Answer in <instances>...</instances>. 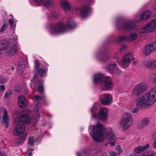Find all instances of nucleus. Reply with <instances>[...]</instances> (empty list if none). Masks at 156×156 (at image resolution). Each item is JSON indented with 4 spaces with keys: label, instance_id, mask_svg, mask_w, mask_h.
<instances>
[{
    "label": "nucleus",
    "instance_id": "f257e3e1",
    "mask_svg": "<svg viewBox=\"0 0 156 156\" xmlns=\"http://www.w3.org/2000/svg\"><path fill=\"white\" fill-rule=\"evenodd\" d=\"M75 27L74 21L72 20H69L66 23L58 22L51 24L50 25V31L52 34H57L70 30Z\"/></svg>",
    "mask_w": 156,
    "mask_h": 156
},
{
    "label": "nucleus",
    "instance_id": "f03ea898",
    "mask_svg": "<svg viewBox=\"0 0 156 156\" xmlns=\"http://www.w3.org/2000/svg\"><path fill=\"white\" fill-rule=\"evenodd\" d=\"M48 69L47 68H40L35 74L34 76L31 80L30 84L31 88L34 90L38 91L40 93L43 94L44 93V85L42 81L39 80L38 77H44L46 76L47 73Z\"/></svg>",
    "mask_w": 156,
    "mask_h": 156
},
{
    "label": "nucleus",
    "instance_id": "7ed1b4c3",
    "mask_svg": "<svg viewBox=\"0 0 156 156\" xmlns=\"http://www.w3.org/2000/svg\"><path fill=\"white\" fill-rule=\"evenodd\" d=\"M94 82L99 84L102 89L109 90L113 87L111 78L109 76H105L101 73H97L94 76Z\"/></svg>",
    "mask_w": 156,
    "mask_h": 156
},
{
    "label": "nucleus",
    "instance_id": "20e7f679",
    "mask_svg": "<svg viewBox=\"0 0 156 156\" xmlns=\"http://www.w3.org/2000/svg\"><path fill=\"white\" fill-rule=\"evenodd\" d=\"M103 129L102 125L99 122H97L95 126H90L89 132L94 141L97 142H100L103 140Z\"/></svg>",
    "mask_w": 156,
    "mask_h": 156
},
{
    "label": "nucleus",
    "instance_id": "39448f33",
    "mask_svg": "<svg viewBox=\"0 0 156 156\" xmlns=\"http://www.w3.org/2000/svg\"><path fill=\"white\" fill-rule=\"evenodd\" d=\"M99 105L98 104L94 105L91 111L92 113V117L94 119L98 118L102 122H105L108 118V111L106 108H102L98 113Z\"/></svg>",
    "mask_w": 156,
    "mask_h": 156
},
{
    "label": "nucleus",
    "instance_id": "423d86ee",
    "mask_svg": "<svg viewBox=\"0 0 156 156\" xmlns=\"http://www.w3.org/2000/svg\"><path fill=\"white\" fill-rule=\"evenodd\" d=\"M30 111L29 110H24L21 113V114L20 117L16 116L14 115V119L16 122H19L23 123H28L30 122V120L28 115L30 114Z\"/></svg>",
    "mask_w": 156,
    "mask_h": 156
},
{
    "label": "nucleus",
    "instance_id": "0eeeda50",
    "mask_svg": "<svg viewBox=\"0 0 156 156\" xmlns=\"http://www.w3.org/2000/svg\"><path fill=\"white\" fill-rule=\"evenodd\" d=\"M120 25H118L117 28L118 29H123L128 31H132L134 30L135 27V23L130 20H126L122 22Z\"/></svg>",
    "mask_w": 156,
    "mask_h": 156
},
{
    "label": "nucleus",
    "instance_id": "6e6552de",
    "mask_svg": "<svg viewBox=\"0 0 156 156\" xmlns=\"http://www.w3.org/2000/svg\"><path fill=\"white\" fill-rule=\"evenodd\" d=\"M134 58L133 57L132 54L129 53L124 55L122 58L121 62L119 63L121 67L124 68L129 66L131 61Z\"/></svg>",
    "mask_w": 156,
    "mask_h": 156
},
{
    "label": "nucleus",
    "instance_id": "1a4fd4ad",
    "mask_svg": "<svg viewBox=\"0 0 156 156\" xmlns=\"http://www.w3.org/2000/svg\"><path fill=\"white\" fill-rule=\"evenodd\" d=\"M131 120L132 115L129 113L125 114L123 115V119L120 122L121 127L124 129L129 128L132 124Z\"/></svg>",
    "mask_w": 156,
    "mask_h": 156
},
{
    "label": "nucleus",
    "instance_id": "9d476101",
    "mask_svg": "<svg viewBox=\"0 0 156 156\" xmlns=\"http://www.w3.org/2000/svg\"><path fill=\"white\" fill-rule=\"evenodd\" d=\"M147 88V86L143 83L137 85L132 91L133 96H138L141 94Z\"/></svg>",
    "mask_w": 156,
    "mask_h": 156
},
{
    "label": "nucleus",
    "instance_id": "9b49d317",
    "mask_svg": "<svg viewBox=\"0 0 156 156\" xmlns=\"http://www.w3.org/2000/svg\"><path fill=\"white\" fill-rule=\"evenodd\" d=\"M149 102H151L150 99L144 94L138 99L136 106L140 108L145 107L150 104Z\"/></svg>",
    "mask_w": 156,
    "mask_h": 156
},
{
    "label": "nucleus",
    "instance_id": "f8f14e48",
    "mask_svg": "<svg viewBox=\"0 0 156 156\" xmlns=\"http://www.w3.org/2000/svg\"><path fill=\"white\" fill-rule=\"evenodd\" d=\"M155 28H156V20H154L150 23H148L146 26L142 29L140 32L143 33H148L153 31Z\"/></svg>",
    "mask_w": 156,
    "mask_h": 156
},
{
    "label": "nucleus",
    "instance_id": "ddd939ff",
    "mask_svg": "<svg viewBox=\"0 0 156 156\" xmlns=\"http://www.w3.org/2000/svg\"><path fill=\"white\" fill-rule=\"evenodd\" d=\"M101 103L104 105H108L111 102L112 98L111 95L108 94H104L99 96Z\"/></svg>",
    "mask_w": 156,
    "mask_h": 156
},
{
    "label": "nucleus",
    "instance_id": "4468645a",
    "mask_svg": "<svg viewBox=\"0 0 156 156\" xmlns=\"http://www.w3.org/2000/svg\"><path fill=\"white\" fill-rule=\"evenodd\" d=\"M25 126L23 123H18L13 130V133L15 135H20L23 134L25 130Z\"/></svg>",
    "mask_w": 156,
    "mask_h": 156
},
{
    "label": "nucleus",
    "instance_id": "2eb2a0df",
    "mask_svg": "<svg viewBox=\"0 0 156 156\" xmlns=\"http://www.w3.org/2000/svg\"><path fill=\"white\" fill-rule=\"evenodd\" d=\"M106 138L108 141L109 143L112 147L114 146L115 144V137L111 129H109L108 131H107Z\"/></svg>",
    "mask_w": 156,
    "mask_h": 156
},
{
    "label": "nucleus",
    "instance_id": "dca6fc26",
    "mask_svg": "<svg viewBox=\"0 0 156 156\" xmlns=\"http://www.w3.org/2000/svg\"><path fill=\"white\" fill-rule=\"evenodd\" d=\"M90 10V8L89 5H84L80 8V12L81 16L83 18L86 17L89 15Z\"/></svg>",
    "mask_w": 156,
    "mask_h": 156
},
{
    "label": "nucleus",
    "instance_id": "f3484780",
    "mask_svg": "<svg viewBox=\"0 0 156 156\" xmlns=\"http://www.w3.org/2000/svg\"><path fill=\"white\" fill-rule=\"evenodd\" d=\"M145 95L150 99L151 103H153L156 101V88L151 90Z\"/></svg>",
    "mask_w": 156,
    "mask_h": 156
},
{
    "label": "nucleus",
    "instance_id": "a211bd4d",
    "mask_svg": "<svg viewBox=\"0 0 156 156\" xmlns=\"http://www.w3.org/2000/svg\"><path fill=\"white\" fill-rule=\"evenodd\" d=\"M151 14V12L150 11H145L143 12L141 15H138L136 18V21L138 23L141 21L142 20L147 19L150 17Z\"/></svg>",
    "mask_w": 156,
    "mask_h": 156
},
{
    "label": "nucleus",
    "instance_id": "6ab92c4d",
    "mask_svg": "<svg viewBox=\"0 0 156 156\" xmlns=\"http://www.w3.org/2000/svg\"><path fill=\"white\" fill-rule=\"evenodd\" d=\"M18 103L20 107L24 108L27 104V101L23 95H21L18 97Z\"/></svg>",
    "mask_w": 156,
    "mask_h": 156
},
{
    "label": "nucleus",
    "instance_id": "aec40b11",
    "mask_svg": "<svg viewBox=\"0 0 156 156\" xmlns=\"http://www.w3.org/2000/svg\"><path fill=\"white\" fill-rule=\"evenodd\" d=\"M97 57L101 61L105 62L110 58L109 55L105 52H98L96 54Z\"/></svg>",
    "mask_w": 156,
    "mask_h": 156
},
{
    "label": "nucleus",
    "instance_id": "412c9836",
    "mask_svg": "<svg viewBox=\"0 0 156 156\" xmlns=\"http://www.w3.org/2000/svg\"><path fill=\"white\" fill-rule=\"evenodd\" d=\"M144 66L148 68H153L156 67V61L151 60L149 58L144 60L143 62Z\"/></svg>",
    "mask_w": 156,
    "mask_h": 156
},
{
    "label": "nucleus",
    "instance_id": "4be33fe9",
    "mask_svg": "<svg viewBox=\"0 0 156 156\" xmlns=\"http://www.w3.org/2000/svg\"><path fill=\"white\" fill-rule=\"evenodd\" d=\"M18 47V44L16 43L11 45L8 49V54L12 55H14L17 51Z\"/></svg>",
    "mask_w": 156,
    "mask_h": 156
},
{
    "label": "nucleus",
    "instance_id": "5701e85b",
    "mask_svg": "<svg viewBox=\"0 0 156 156\" xmlns=\"http://www.w3.org/2000/svg\"><path fill=\"white\" fill-rule=\"evenodd\" d=\"M26 63L23 61H20L18 64L17 70L19 74L20 75H23V70L26 68Z\"/></svg>",
    "mask_w": 156,
    "mask_h": 156
},
{
    "label": "nucleus",
    "instance_id": "b1692460",
    "mask_svg": "<svg viewBox=\"0 0 156 156\" xmlns=\"http://www.w3.org/2000/svg\"><path fill=\"white\" fill-rule=\"evenodd\" d=\"M106 69L110 73H112L114 71H116L118 73L120 72V70L117 69L116 64L115 63L109 64L107 67Z\"/></svg>",
    "mask_w": 156,
    "mask_h": 156
},
{
    "label": "nucleus",
    "instance_id": "393cba45",
    "mask_svg": "<svg viewBox=\"0 0 156 156\" xmlns=\"http://www.w3.org/2000/svg\"><path fill=\"white\" fill-rule=\"evenodd\" d=\"M60 5L63 9L67 11L70 9L71 8L70 4L66 0H62L60 2Z\"/></svg>",
    "mask_w": 156,
    "mask_h": 156
},
{
    "label": "nucleus",
    "instance_id": "a878e982",
    "mask_svg": "<svg viewBox=\"0 0 156 156\" xmlns=\"http://www.w3.org/2000/svg\"><path fill=\"white\" fill-rule=\"evenodd\" d=\"M3 123L5 124L6 128H8L9 125V116L8 115L7 110L5 108L3 110Z\"/></svg>",
    "mask_w": 156,
    "mask_h": 156
},
{
    "label": "nucleus",
    "instance_id": "bb28decb",
    "mask_svg": "<svg viewBox=\"0 0 156 156\" xmlns=\"http://www.w3.org/2000/svg\"><path fill=\"white\" fill-rule=\"evenodd\" d=\"M149 144H148L146 146H139L136 147L135 149V152L137 153L142 152L146 150L149 147Z\"/></svg>",
    "mask_w": 156,
    "mask_h": 156
},
{
    "label": "nucleus",
    "instance_id": "cd10ccee",
    "mask_svg": "<svg viewBox=\"0 0 156 156\" xmlns=\"http://www.w3.org/2000/svg\"><path fill=\"white\" fill-rule=\"evenodd\" d=\"M9 45L8 41L4 40L0 41V50L6 49Z\"/></svg>",
    "mask_w": 156,
    "mask_h": 156
},
{
    "label": "nucleus",
    "instance_id": "c85d7f7f",
    "mask_svg": "<svg viewBox=\"0 0 156 156\" xmlns=\"http://www.w3.org/2000/svg\"><path fill=\"white\" fill-rule=\"evenodd\" d=\"M152 51V49L151 47V44H149L144 48V53L146 55H147L151 53Z\"/></svg>",
    "mask_w": 156,
    "mask_h": 156
},
{
    "label": "nucleus",
    "instance_id": "c756f323",
    "mask_svg": "<svg viewBox=\"0 0 156 156\" xmlns=\"http://www.w3.org/2000/svg\"><path fill=\"white\" fill-rule=\"evenodd\" d=\"M35 2L39 3L41 2L43 5L46 7H48L50 5L51 3V0H34Z\"/></svg>",
    "mask_w": 156,
    "mask_h": 156
},
{
    "label": "nucleus",
    "instance_id": "7c9ffc66",
    "mask_svg": "<svg viewBox=\"0 0 156 156\" xmlns=\"http://www.w3.org/2000/svg\"><path fill=\"white\" fill-rule=\"evenodd\" d=\"M149 122V119L148 118H144L140 122V126L143 128L148 125Z\"/></svg>",
    "mask_w": 156,
    "mask_h": 156
},
{
    "label": "nucleus",
    "instance_id": "2f4dec72",
    "mask_svg": "<svg viewBox=\"0 0 156 156\" xmlns=\"http://www.w3.org/2000/svg\"><path fill=\"white\" fill-rule=\"evenodd\" d=\"M115 42H119L123 41H128L127 35L119 36L114 40Z\"/></svg>",
    "mask_w": 156,
    "mask_h": 156
},
{
    "label": "nucleus",
    "instance_id": "473e14b6",
    "mask_svg": "<svg viewBox=\"0 0 156 156\" xmlns=\"http://www.w3.org/2000/svg\"><path fill=\"white\" fill-rule=\"evenodd\" d=\"M137 35L135 33H132L130 34L129 35H127L128 37V41H133L135 40L137 37Z\"/></svg>",
    "mask_w": 156,
    "mask_h": 156
},
{
    "label": "nucleus",
    "instance_id": "72a5a7b5",
    "mask_svg": "<svg viewBox=\"0 0 156 156\" xmlns=\"http://www.w3.org/2000/svg\"><path fill=\"white\" fill-rule=\"evenodd\" d=\"M26 138V136H21L18 137L16 140V142L19 144L22 143L24 141Z\"/></svg>",
    "mask_w": 156,
    "mask_h": 156
},
{
    "label": "nucleus",
    "instance_id": "f704fd0d",
    "mask_svg": "<svg viewBox=\"0 0 156 156\" xmlns=\"http://www.w3.org/2000/svg\"><path fill=\"white\" fill-rule=\"evenodd\" d=\"M8 26V24L5 23H3V26L1 27L0 30V32H3L5 30Z\"/></svg>",
    "mask_w": 156,
    "mask_h": 156
},
{
    "label": "nucleus",
    "instance_id": "c9c22d12",
    "mask_svg": "<svg viewBox=\"0 0 156 156\" xmlns=\"http://www.w3.org/2000/svg\"><path fill=\"white\" fill-rule=\"evenodd\" d=\"M9 24L11 27L13 29H14L15 26L14 25V20L12 19H10L9 20Z\"/></svg>",
    "mask_w": 156,
    "mask_h": 156
},
{
    "label": "nucleus",
    "instance_id": "e433bc0d",
    "mask_svg": "<svg viewBox=\"0 0 156 156\" xmlns=\"http://www.w3.org/2000/svg\"><path fill=\"white\" fill-rule=\"evenodd\" d=\"M34 140L32 137H30L29 139L28 144L31 146L34 145Z\"/></svg>",
    "mask_w": 156,
    "mask_h": 156
},
{
    "label": "nucleus",
    "instance_id": "4c0bfd02",
    "mask_svg": "<svg viewBox=\"0 0 156 156\" xmlns=\"http://www.w3.org/2000/svg\"><path fill=\"white\" fill-rule=\"evenodd\" d=\"M151 44V48L152 49L153 51H156V41L155 42H153Z\"/></svg>",
    "mask_w": 156,
    "mask_h": 156
},
{
    "label": "nucleus",
    "instance_id": "58836bf2",
    "mask_svg": "<svg viewBox=\"0 0 156 156\" xmlns=\"http://www.w3.org/2000/svg\"><path fill=\"white\" fill-rule=\"evenodd\" d=\"M34 67L35 68L37 69L39 68V61L37 59H36L35 61L34 62Z\"/></svg>",
    "mask_w": 156,
    "mask_h": 156
},
{
    "label": "nucleus",
    "instance_id": "ea45409f",
    "mask_svg": "<svg viewBox=\"0 0 156 156\" xmlns=\"http://www.w3.org/2000/svg\"><path fill=\"white\" fill-rule=\"evenodd\" d=\"M153 153L152 151H148L144 154L142 156H152Z\"/></svg>",
    "mask_w": 156,
    "mask_h": 156
},
{
    "label": "nucleus",
    "instance_id": "a19ab883",
    "mask_svg": "<svg viewBox=\"0 0 156 156\" xmlns=\"http://www.w3.org/2000/svg\"><path fill=\"white\" fill-rule=\"evenodd\" d=\"M87 152L86 151H82L80 153L77 152V156H85L86 155V154Z\"/></svg>",
    "mask_w": 156,
    "mask_h": 156
},
{
    "label": "nucleus",
    "instance_id": "79ce46f5",
    "mask_svg": "<svg viewBox=\"0 0 156 156\" xmlns=\"http://www.w3.org/2000/svg\"><path fill=\"white\" fill-rule=\"evenodd\" d=\"M12 94V91L11 90H9L6 92L5 95V97L6 98H8L9 96Z\"/></svg>",
    "mask_w": 156,
    "mask_h": 156
},
{
    "label": "nucleus",
    "instance_id": "37998d69",
    "mask_svg": "<svg viewBox=\"0 0 156 156\" xmlns=\"http://www.w3.org/2000/svg\"><path fill=\"white\" fill-rule=\"evenodd\" d=\"M34 99L37 101H38L42 98V97L39 95L34 96Z\"/></svg>",
    "mask_w": 156,
    "mask_h": 156
},
{
    "label": "nucleus",
    "instance_id": "c03bdc74",
    "mask_svg": "<svg viewBox=\"0 0 156 156\" xmlns=\"http://www.w3.org/2000/svg\"><path fill=\"white\" fill-rule=\"evenodd\" d=\"M51 15L52 17H53L54 18H57L58 17V15L56 12H52L51 13Z\"/></svg>",
    "mask_w": 156,
    "mask_h": 156
},
{
    "label": "nucleus",
    "instance_id": "a18cd8bd",
    "mask_svg": "<svg viewBox=\"0 0 156 156\" xmlns=\"http://www.w3.org/2000/svg\"><path fill=\"white\" fill-rule=\"evenodd\" d=\"M5 81V79L2 76H0V84L4 83Z\"/></svg>",
    "mask_w": 156,
    "mask_h": 156
},
{
    "label": "nucleus",
    "instance_id": "49530a36",
    "mask_svg": "<svg viewBox=\"0 0 156 156\" xmlns=\"http://www.w3.org/2000/svg\"><path fill=\"white\" fill-rule=\"evenodd\" d=\"M5 90V86L3 85L0 86V93Z\"/></svg>",
    "mask_w": 156,
    "mask_h": 156
},
{
    "label": "nucleus",
    "instance_id": "de8ad7c7",
    "mask_svg": "<svg viewBox=\"0 0 156 156\" xmlns=\"http://www.w3.org/2000/svg\"><path fill=\"white\" fill-rule=\"evenodd\" d=\"M116 149L120 153L122 151L121 147L120 146H117L116 147Z\"/></svg>",
    "mask_w": 156,
    "mask_h": 156
},
{
    "label": "nucleus",
    "instance_id": "09e8293b",
    "mask_svg": "<svg viewBox=\"0 0 156 156\" xmlns=\"http://www.w3.org/2000/svg\"><path fill=\"white\" fill-rule=\"evenodd\" d=\"M138 110V108H135L132 110V112L133 113H136L137 112Z\"/></svg>",
    "mask_w": 156,
    "mask_h": 156
},
{
    "label": "nucleus",
    "instance_id": "8fccbe9b",
    "mask_svg": "<svg viewBox=\"0 0 156 156\" xmlns=\"http://www.w3.org/2000/svg\"><path fill=\"white\" fill-rule=\"evenodd\" d=\"M126 46L125 45H123L122 46V47L120 49V51H122L124 50L126 48Z\"/></svg>",
    "mask_w": 156,
    "mask_h": 156
},
{
    "label": "nucleus",
    "instance_id": "3c124183",
    "mask_svg": "<svg viewBox=\"0 0 156 156\" xmlns=\"http://www.w3.org/2000/svg\"><path fill=\"white\" fill-rule=\"evenodd\" d=\"M116 154L114 152H112L110 154L111 156H116Z\"/></svg>",
    "mask_w": 156,
    "mask_h": 156
},
{
    "label": "nucleus",
    "instance_id": "603ef678",
    "mask_svg": "<svg viewBox=\"0 0 156 156\" xmlns=\"http://www.w3.org/2000/svg\"><path fill=\"white\" fill-rule=\"evenodd\" d=\"M152 7L153 9H156V2L153 5Z\"/></svg>",
    "mask_w": 156,
    "mask_h": 156
},
{
    "label": "nucleus",
    "instance_id": "864d4df0",
    "mask_svg": "<svg viewBox=\"0 0 156 156\" xmlns=\"http://www.w3.org/2000/svg\"><path fill=\"white\" fill-rule=\"evenodd\" d=\"M153 136L154 139H156V132L153 134Z\"/></svg>",
    "mask_w": 156,
    "mask_h": 156
},
{
    "label": "nucleus",
    "instance_id": "5fc2aeb1",
    "mask_svg": "<svg viewBox=\"0 0 156 156\" xmlns=\"http://www.w3.org/2000/svg\"><path fill=\"white\" fill-rule=\"evenodd\" d=\"M0 156H6V154L4 153H1Z\"/></svg>",
    "mask_w": 156,
    "mask_h": 156
},
{
    "label": "nucleus",
    "instance_id": "6e6d98bb",
    "mask_svg": "<svg viewBox=\"0 0 156 156\" xmlns=\"http://www.w3.org/2000/svg\"><path fill=\"white\" fill-rule=\"evenodd\" d=\"M3 110V107H0V111L2 112Z\"/></svg>",
    "mask_w": 156,
    "mask_h": 156
},
{
    "label": "nucleus",
    "instance_id": "4d7b16f0",
    "mask_svg": "<svg viewBox=\"0 0 156 156\" xmlns=\"http://www.w3.org/2000/svg\"><path fill=\"white\" fill-rule=\"evenodd\" d=\"M154 147L156 148V142H155L153 144Z\"/></svg>",
    "mask_w": 156,
    "mask_h": 156
},
{
    "label": "nucleus",
    "instance_id": "13d9d810",
    "mask_svg": "<svg viewBox=\"0 0 156 156\" xmlns=\"http://www.w3.org/2000/svg\"><path fill=\"white\" fill-rule=\"evenodd\" d=\"M32 154L31 153H29L28 154V156H32Z\"/></svg>",
    "mask_w": 156,
    "mask_h": 156
},
{
    "label": "nucleus",
    "instance_id": "bf43d9fd",
    "mask_svg": "<svg viewBox=\"0 0 156 156\" xmlns=\"http://www.w3.org/2000/svg\"><path fill=\"white\" fill-rule=\"evenodd\" d=\"M11 69L12 70H13L15 69V67L14 66H12L11 68Z\"/></svg>",
    "mask_w": 156,
    "mask_h": 156
},
{
    "label": "nucleus",
    "instance_id": "052dcab7",
    "mask_svg": "<svg viewBox=\"0 0 156 156\" xmlns=\"http://www.w3.org/2000/svg\"><path fill=\"white\" fill-rule=\"evenodd\" d=\"M129 156H138V155H137L136 154H133V155H131Z\"/></svg>",
    "mask_w": 156,
    "mask_h": 156
},
{
    "label": "nucleus",
    "instance_id": "680f3d73",
    "mask_svg": "<svg viewBox=\"0 0 156 156\" xmlns=\"http://www.w3.org/2000/svg\"><path fill=\"white\" fill-rule=\"evenodd\" d=\"M107 144H106L105 145V146L106 147L107 146Z\"/></svg>",
    "mask_w": 156,
    "mask_h": 156
},
{
    "label": "nucleus",
    "instance_id": "e2e57ef3",
    "mask_svg": "<svg viewBox=\"0 0 156 156\" xmlns=\"http://www.w3.org/2000/svg\"><path fill=\"white\" fill-rule=\"evenodd\" d=\"M34 149H32V151H33Z\"/></svg>",
    "mask_w": 156,
    "mask_h": 156
}]
</instances>
